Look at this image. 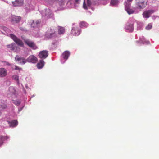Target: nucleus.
<instances>
[{"instance_id":"obj_5","label":"nucleus","mask_w":159,"mask_h":159,"mask_svg":"<svg viewBox=\"0 0 159 159\" xmlns=\"http://www.w3.org/2000/svg\"><path fill=\"white\" fill-rule=\"evenodd\" d=\"M38 59L37 57L33 55L30 56L26 59V62H31L34 63H36Z\"/></svg>"},{"instance_id":"obj_1","label":"nucleus","mask_w":159,"mask_h":159,"mask_svg":"<svg viewBox=\"0 0 159 159\" xmlns=\"http://www.w3.org/2000/svg\"><path fill=\"white\" fill-rule=\"evenodd\" d=\"M10 36L17 44L21 47L23 46V43L21 40L18 39L16 36L12 34H10Z\"/></svg>"},{"instance_id":"obj_28","label":"nucleus","mask_w":159,"mask_h":159,"mask_svg":"<svg viewBox=\"0 0 159 159\" xmlns=\"http://www.w3.org/2000/svg\"><path fill=\"white\" fill-rule=\"evenodd\" d=\"M1 62L3 65L4 66H10L11 65V64L8 62L4 61H2Z\"/></svg>"},{"instance_id":"obj_7","label":"nucleus","mask_w":159,"mask_h":159,"mask_svg":"<svg viewBox=\"0 0 159 159\" xmlns=\"http://www.w3.org/2000/svg\"><path fill=\"white\" fill-rule=\"evenodd\" d=\"M55 31L52 29H50L48 30L46 34V36L48 38H50L52 37L55 34Z\"/></svg>"},{"instance_id":"obj_27","label":"nucleus","mask_w":159,"mask_h":159,"mask_svg":"<svg viewBox=\"0 0 159 159\" xmlns=\"http://www.w3.org/2000/svg\"><path fill=\"white\" fill-rule=\"evenodd\" d=\"M7 107V106L4 103H0V110L6 108Z\"/></svg>"},{"instance_id":"obj_41","label":"nucleus","mask_w":159,"mask_h":159,"mask_svg":"<svg viewBox=\"0 0 159 159\" xmlns=\"http://www.w3.org/2000/svg\"><path fill=\"white\" fill-rule=\"evenodd\" d=\"M1 114H2V113L0 111V116L1 115Z\"/></svg>"},{"instance_id":"obj_25","label":"nucleus","mask_w":159,"mask_h":159,"mask_svg":"<svg viewBox=\"0 0 159 159\" xmlns=\"http://www.w3.org/2000/svg\"><path fill=\"white\" fill-rule=\"evenodd\" d=\"M65 29L63 27H60L58 29V34H63L64 32Z\"/></svg>"},{"instance_id":"obj_33","label":"nucleus","mask_w":159,"mask_h":159,"mask_svg":"<svg viewBox=\"0 0 159 159\" xmlns=\"http://www.w3.org/2000/svg\"><path fill=\"white\" fill-rule=\"evenodd\" d=\"M83 7L84 9H87V7L85 4V2L84 1V4H83Z\"/></svg>"},{"instance_id":"obj_12","label":"nucleus","mask_w":159,"mask_h":159,"mask_svg":"<svg viewBox=\"0 0 159 159\" xmlns=\"http://www.w3.org/2000/svg\"><path fill=\"white\" fill-rule=\"evenodd\" d=\"M15 60L16 61H22V63L24 64L26 62V60L24 58L21 57H19L17 55H16L15 58Z\"/></svg>"},{"instance_id":"obj_19","label":"nucleus","mask_w":159,"mask_h":159,"mask_svg":"<svg viewBox=\"0 0 159 159\" xmlns=\"http://www.w3.org/2000/svg\"><path fill=\"white\" fill-rule=\"evenodd\" d=\"M9 137L8 136H0V147L3 144V141L5 139H8Z\"/></svg>"},{"instance_id":"obj_8","label":"nucleus","mask_w":159,"mask_h":159,"mask_svg":"<svg viewBox=\"0 0 159 159\" xmlns=\"http://www.w3.org/2000/svg\"><path fill=\"white\" fill-rule=\"evenodd\" d=\"M21 17L20 16H12L11 17V20L12 22L18 23L20 20Z\"/></svg>"},{"instance_id":"obj_4","label":"nucleus","mask_w":159,"mask_h":159,"mask_svg":"<svg viewBox=\"0 0 159 159\" xmlns=\"http://www.w3.org/2000/svg\"><path fill=\"white\" fill-rule=\"evenodd\" d=\"M130 4L129 3H127L125 2V9L129 14H131L133 13L134 11L130 8Z\"/></svg>"},{"instance_id":"obj_17","label":"nucleus","mask_w":159,"mask_h":159,"mask_svg":"<svg viewBox=\"0 0 159 159\" xmlns=\"http://www.w3.org/2000/svg\"><path fill=\"white\" fill-rule=\"evenodd\" d=\"M147 0H139V2H140V3H142L143 5L141 6H139L141 8H144L147 4Z\"/></svg>"},{"instance_id":"obj_26","label":"nucleus","mask_w":159,"mask_h":159,"mask_svg":"<svg viewBox=\"0 0 159 159\" xmlns=\"http://www.w3.org/2000/svg\"><path fill=\"white\" fill-rule=\"evenodd\" d=\"M12 102L13 103L17 106L20 105L21 103L20 101L19 100H12Z\"/></svg>"},{"instance_id":"obj_36","label":"nucleus","mask_w":159,"mask_h":159,"mask_svg":"<svg viewBox=\"0 0 159 159\" xmlns=\"http://www.w3.org/2000/svg\"><path fill=\"white\" fill-rule=\"evenodd\" d=\"M20 29L22 31H27L26 29H24L23 27H20Z\"/></svg>"},{"instance_id":"obj_38","label":"nucleus","mask_w":159,"mask_h":159,"mask_svg":"<svg viewBox=\"0 0 159 159\" xmlns=\"http://www.w3.org/2000/svg\"><path fill=\"white\" fill-rule=\"evenodd\" d=\"M92 3H93V4L94 5H96L97 4V3H96L95 2H93V1L92 2Z\"/></svg>"},{"instance_id":"obj_9","label":"nucleus","mask_w":159,"mask_h":159,"mask_svg":"<svg viewBox=\"0 0 159 159\" xmlns=\"http://www.w3.org/2000/svg\"><path fill=\"white\" fill-rule=\"evenodd\" d=\"M154 12V11L152 10L146 11L143 12V17L145 18H148L149 17L151 14Z\"/></svg>"},{"instance_id":"obj_15","label":"nucleus","mask_w":159,"mask_h":159,"mask_svg":"<svg viewBox=\"0 0 159 159\" xmlns=\"http://www.w3.org/2000/svg\"><path fill=\"white\" fill-rule=\"evenodd\" d=\"M125 28L126 30H128L129 31L132 32L134 29L133 24H128Z\"/></svg>"},{"instance_id":"obj_40","label":"nucleus","mask_w":159,"mask_h":159,"mask_svg":"<svg viewBox=\"0 0 159 159\" xmlns=\"http://www.w3.org/2000/svg\"><path fill=\"white\" fill-rule=\"evenodd\" d=\"M22 108H21V109H19V111H21V110H22Z\"/></svg>"},{"instance_id":"obj_14","label":"nucleus","mask_w":159,"mask_h":159,"mask_svg":"<svg viewBox=\"0 0 159 159\" xmlns=\"http://www.w3.org/2000/svg\"><path fill=\"white\" fill-rule=\"evenodd\" d=\"M80 33L77 28H73L71 30V34L74 35H78L80 34Z\"/></svg>"},{"instance_id":"obj_21","label":"nucleus","mask_w":159,"mask_h":159,"mask_svg":"<svg viewBox=\"0 0 159 159\" xmlns=\"http://www.w3.org/2000/svg\"><path fill=\"white\" fill-rule=\"evenodd\" d=\"M52 14L51 11L49 9H47L45 10V16H47V17H49Z\"/></svg>"},{"instance_id":"obj_3","label":"nucleus","mask_w":159,"mask_h":159,"mask_svg":"<svg viewBox=\"0 0 159 159\" xmlns=\"http://www.w3.org/2000/svg\"><path fill=\"white\" fill-rule=\"evenodd\" d=\"M24 40L25 43L29 47L33 48L34 49H36L37 48L35 43L29 39H24Z\"/></svg>"},{"instance_id":"obj_16","label":"nucleus","mask_w":159,"mask_h":159,"mask_svg":"<svg viewBox=\"0 0 159 159\" xmlns=\"http://www.w3.org/2000/svg\"><path fill=\"white\" fill-rule=\"evenodd\" d=\"M44 65V62L43 60H41L37 64V66L38 68L41 69L42 68Z\"/></svg>"},{"instance_id":"obj_2","label":"nucleus","mask_w":159,"mask_h":159,"mask_svg":"<svg viewBox=\"0 0 159 159\" xmlns=\"http://www.w3.org/2000/svg\"><path fill=\"white\" fill-rule=\"evenodd\" d=\"M7 46L8 48H10L11 50L15 52H18L20 51V48L19 47L16 46L15 43H14L8 45Z\"/></svg>"},{"instance_id":"obj_22","label":"nucleus","mask_w":159,"mask_h":159,"mask_svg":"<svg viewBox=\"0 0 159 159\" xmlns=\"http://www.w3.org/2000/svg\"><path fill=\"white\" fill-rule=\"evenodd\" d=\"M13 78L14 79L16 82L17 85H19L20 83L19 81V76L17 75H14L13 77Z\"/></svg>"},{"instance_id":"obj_10","label":"nucleus","mask_w":159,"mask_h":159,"mask_svg":"<svg viewBox=\"0 0 159 159\" xmlns=\"http://www.w3.org/2000/svg\"><path fill=\"white\" fill-rule=\"evenodd\" d=\"M7 74V71L6 69L4 68H0V77H3L6 76Z\"/></svg>"},{"instance_id":"obj_29","label":"nucleus","mask_w":159,"mask_h":159,"mask_svg":"<svg viewBox=\"0 0 159 159\" xmlns=\"http://www.w3.org/2000/svg\"><path fill=\"white\" fill-rule=\"evenodd\" d=\"M80 26L81 27H87V24L84 22H82L80 23Z\"/></svg>"},{"instance_id":"obj_32","label":"nucleus","mask_w":159,"mask_h":159,"mask_svg":"<svg viewBox=\"0 0 159 159\" xmlns=\"http://www.w3.org/2000/svg\"><path fill=\"white\" fill-rule=\"evenodd\" d=\"M142 4L143 5V4L142 3H140V2H138L137 3V8H139V9H143V8H141V7H139V6H141V5H142Z\"/></svg>"},{"instance_id":"obj_37","label":"nucleus","mask_w":159,"mask_h":159,"mask_svg":"<svg viewBox=\"0 0 159 159\" xmlns=\"http://www.w3.org/2000/svg\"><path fill=\"white\" fill-rule=\"evenodd\" d=\"M132 0H127V3H129L130 2H131Z\"/></svg>"},{"instance_id":"obj_6","label":"nucleus","mask_w":159,"mask_h":159,"mask_svg":"<svg viewBox=\"0 0 159 159\" xmlns=\"http://www.w3.org/2000/svg\"><path fill=\"white\" fill-rule=\"evenodd\" d=\"M48 56V51L44 50L41 51L39 54V57L41 58H46Z\"/></svg>"},{"instance_id":"obj_23","label":"nucleus","mask_w":159,"mask_h":159,"mask_svg":"<svg viewBox=\"0 0 159 159\" xmlns=\"http://www.w3.org/2000/svg\"><path fill=\"white\" fill-rule=\"evenodd\" d=\"M9 91L12 94H15L16 93V90L13 87H10L9 88Z\"/></svg>"},{"instance_id":"obj_13","label":"nucleus","mask_w":159,"mask_h":159,"mask_svg":"<svg viewBox=\"0 0 159 159\" xmlns=\"http://www.w3.org/2000/svg\"><path fill=\"white\" fill-rule=\"evenodd\" d=\"M8 123L10 125L9 126L10 127H14L16 126L18 124V122L16 120H14L11 122L8 121H7Z\"/></svg>"},{"instance_id":"obj_18","label":"nucleus","mask_w":159,"mask_h":159,"mask_svg":"<svg viewBox=\"0 0 159 159\" xmlns=\"http://www.w3.org/2000/svg\"><path fill=\"white\" fill-rule=\"evenodd\" d=\"M70 52L68 51H65L63 54L62 56L64 58L67 59L70 55Z\"/></svg>"},{"instance_id":"obj_34","label":"nucleus","mask_w":159,"mask_h":159,"mask_svg":"<svg viewBox=\"0 0 159 159\" xmlns=\"http://www.w3.org/2000/svg\"><path fill=\"white\" fill-rule=\"evenodd\" d=\"M15 70H22V69L21 68H20L18 67L17 66H15Z\"/></svg>"},{"instance_id":"obj_35","label":"nucleus","mask_w":159,"mask_h":159,"mask_svg":"<svg viewBox=\"0 0 159 159\" xmlns=\"http://www.w3.org/2000/svg\"><path fill=\"white\" fill-rule=\"evenodd\" d=\"M80 0H75V6H76V4H77L79 3V2L80 1Z\"/></svg>"},{"instance_id":"obj_24","label":"nucleus","mask_w":159,"mask_h":159,"mask_svg":"<svg viewBox=\"0 0 159 159\" xmlns=\"http://www.w3.org/2000/svg\"><path fill=\"white\" fill-rule=\"evenodd\" d=\"M118 0H111L110 4L112 6H116L118 4Z\"/></svg>"},{"instance_id":"obj_11","label":"nucleus","mask_w":159,"mask_h":159,"mask_svg":"<svg viewBox=\"0 0 159 159\" xmlns=\"http://www.w3.org/2000/svg\"><path fill=\"white\" fill-rule=\"evenodd\" d=\"M23 0H16L12 3L15 6H21L23 5Z\"/></svg>"},{"instance_id":"obj_39","label":"nucleus","mask_w":159,"mask_h":159,"mask_svg":"<svg viewBox=\"0 0 159 159\" xmlns=\"http://www.w3.org/2000/svg\"><path fill=\"white\" fill-rule=\"evenodd\" d=\"M149 43H149V41H148L147 42V44H149Z\"/></svg>"},{"instance_id":"obj_31","label":"nucleus","mask_w":159,"mask_h":159,"mask_svg":"<svg viewBox=\"0 0 159 159\" xmlns=\"http://www.w3.org/2000/svg\"><path fill=\"white\" fill-rule=\"evenodd\" d=\"M92 0H87V2L88 6H90L92 4Z\"/></svg>"},{"instance_id":"obj_30","label":"nucleus","mask_w":159,"mask_h":159,"mask_svg":"<svg viewBox=\"0 0 159 159\" xmlns=\"http://www.w3.org/2000/svg\"><path fill=\"white\" fill-rule=\"evenodd\" d=\"M152 27V25L150 24H148V25L146 27V29L147 30H148L150 29H151Z\"/></svg>"},{"instance_id":"obj_20","label":"nucleus","mask_w":159,"mask_h":159,"mask_svg":"<svg viewBox=\"0 0 159 159\" xmlns=\"http://www.w3.org/2000/svg\"><path fill=\"white\" fill-rule=\"evenodd\" d=\"M40 21L39 20H36L35 22L33 21V23L31 24V26L33 27H37L40 24Z\"/></svg>"}]
</instances>
